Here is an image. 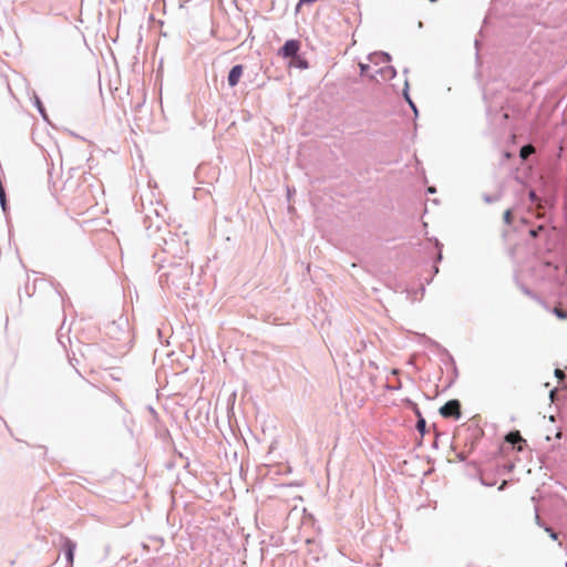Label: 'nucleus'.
Returning <instances> with one entry per match:
<instances>
[{"instance_id":"ddd939ff","label":"nucleus","mask_w":567,"mask_h":567,"mask_svg":"<svg viewBox=\"0 0 567 567\" xmlns=\"http://www.w3.org/2000/svg\"><path fill=\"white\" fill-rule=\"evenodd\" d=\"M34 106L37 107V110L39 111V113L41 114V116L48 121V115L45 113V107L43 105V103L41 102L40 97L39 96H34Z\"/></svg>"},{"instance_id":"9d476101","label":"nucleus","mask_w":567,"mask_h":567,"mask_svg":"<svg viewBox=\"0 0 567 567\" xmlns=\"http://www.w3.org/2000/svg\"><path fill=\"white\" fill-rule=\"evenodd\" d=\"M377 73H380L383 78L392 80L396 75V70L392 65H386L385 68H380L375 71Z\"/></svg>"},{"instance_id":"a878e982","label":"nucleus","mask_w":567,"mask_h":567,"mask_svg":"<svg viewBox=\"0 0 567 567\" xmlns=\"http://www.w3.org/2000/svg\"><path fill=\"white\" fill-rule=\"evenodd\" d=\"M317 0H299V3L298 6H301V4H311L313 2H316Z\"/></svg>"},{"instance_id":"dca6fc26","label":"nucleus","mask_w":567,"mask_h":567,"mask_svg":"<svg viewBox=\"0 0 567 567\" xmlns=\"http://www.w3.org/2000/svg\"><path fill=\"white\" fill-rule=\"evenodd\" d=\"M528 198L534 204H538L540 202L539 196L537 195V193L534 189H530L528 192Z\"/></svg>"},{"instance_id":"c756f323","label":"nucleus","mask_w":567,"mask_h":567,"mask_svg":"<svg viewBox=\"0 0 567 567\" xmlns=\"http://www.w3.org/2000/svg\"><path fill=\"white\" fill-rule=\"evenodd\" d=\"M457 457H458V460H460V461H465V455H464V453H460V454L457 455Z\"/></svg>"},{"instance_id":"4468645a","label":"nucleus","mask_w":567,"mask_h":567,"mask_svg":"<svg viewBox=\"0 0 567 567\" xmlns=\"http://www.w3.org/2000/svg\"><path fill=\"white\" fill-rule=\"evenodd\" d=\"M501 198L499 195H488V194H484L483 195V200L486 203V204H493V203H496L498 202Z\"/></svg>"},{"instance_id":"bb28decb","label":"nucleus","mask_w":567,"mask_h":567,"mask_svg":"<svg viewBox=\"0 0 567 567\" xmlns=\"http://www.w3.org/2000/svg\"><path fill=\"white\" fill-rule=\"evenodd\" d=\"M556 315H557L559 318H563V319L567 317V313H565V312H560V311H557V310H556Z\"/></svg>"},{"instance_id":"393cba45","label":"nucleus","mask_w":567,"mask_h":567,"mask_svg":"<svg viewBox=\"0 0 567 567\" xmlns=\"http://www.w3.org/2000/svg\"><path fill=\"white\" fill-rule=\"evenodd\" d=\"M555 375L558 378V379H561L563 377H565V372L560 369H556L555 370Z\"/></svg>"},{"instance_id":"1a4fd4ad","label":"nucleus","mask_w":567,"mask_h":567,"mask_svg":"<svg viewBox=\"0 0 567 567\" xmlns=\"http://www.w3.org/2000/svg\"><path fill=\"white\" fill-rule=\"evenodd\" d=\"M443 353H444V358L442 359L443 363L445 365H451L452 370H453V379L451 380V383H452L458 375L457 367H456L453 355L446 349H443Z\"/></svg>"},{"instance_id":"6ab92c4d","label":"nucleus","mask_w":567,"mask_h":567,"mask_svg":"<svg viewBox=\"0 0 567 567\" xmlns=\"http://www.w3.org/2000/svg\"><path fill=\"white\" fill-rule=\"evenodd\" d=\"M54 289H55L56 293L60 296L62 303L64 305V302H65V299H64V295H65V292H63V291L61 290V285H60L59 282H56V284L54 285Z\"/></svg>"},{"instance_id":"20e7f679","label":"nucleus","mask_w":567,"mask_h":567,"mask_svg":"<svg viewBox=\"0 0 567 567\" xmlns=\"http://www.w3.org/2000/svg\"><path fill=\"white\" fill-rule=\"evenodd\" d=\"M76 544L70 538H65L62 544V551L66 560L65 567H72L74 561Z\"/></svg>"},{"instance_id":"f257e3e1","label":"nucleus","mask_w":567,"mask_h":567,"mask_svg":"<svg viewBox=\"0 0 567 567\" xmlns=\"http://www.w3.org/2000/svg\"><path fill=\"white\" fill-rule=\"evenodd\" d=\"M159 271L158 280L163 287L174 288L177 295L181 290L188 289L192 270L187 262L178 261L169 267L161 266Z\"/></svg>"},{"instance_id":"f3484780","label":"nucleus","mask_w":567,"mask_h":567,"mask_svg":"<svg viewBox=\"0 0 567 567\" xmlns=\"http://www.w3.org/2000/svg\"><path fill=\"white\" fill-rule=\"evenodd\" d=\"M409 404L414 412L416 420L420 419V415H422L421 410L419 409L417 404L411 400H409Z\"/></svg>"},{"instance_id":"cd10ccee","label":"nucleus","mask_w":567,"mask_h":567,"mask_svg":"<svg viewBox=\"0 0 567 567\" xmlns=\"http://www.w3.org/2000/svg\"><path fill=\"white\" fill-rule=\"evenodd\" d=\"M526 146L520 150V155L524 157L527 154Z\"/></svg>"},{"instance_id":"6e6552de","label":"nucleus","mask_w":567,"mask_h":567,"mask_svg":"<svg viewBox=\"0 0 567 567\" xmlns=\"http://www.w3.org/2000/svg\"><path fill=\"white\" fill-rule=\"evenodd\" d=\"M289 66L299 70H307L309 68V62L305 56L297 54L290 58Z\"/></svg>"},{"instance_id":"b1692460","label":"nucleus","mask_w":567,"mask_h":567,"mask_svg":"<svg viewBox=\"0 0 567 567\" xmlns=\"http://www.w3.org/2000/svg\"><path fill=\"white\" fill-rule=\"evenodd\" d=\"M535 519H536V524H537L538 526H540V527H543V528H544V526H546V525L542 522V519H540V517H539V515H538V513H537V512H536V515H535Z\"/></svg>"},{"instance_id":"473e14b6","label":"nucleus","mask_w":567,"mask_h":567,"mask_svg":"<svg viewBox=\"0 0 567 567\" xmlns=\"http://www.w3.org/2000/svg\"><path fill=\"white\" fill-rule=\"evenodd\" d=\"M431 2H436L437 0H430Z\"/></svg>"},{"instance_id":"2f4dec72","label":"nucleus","mask_w":567,"mask_h":567,"mask_svg":"<svg viewBox=\"0 0 567 567\" xmlns=\"http://www.w3.org/2000/svg\"><path fill=\"white\" fill-rule=\"evenodd\" d=\"M433 270H434V274H437V272H439V267H437V266H434V267H433Z\"/></svg>"},{"instance_id":"39448f33","label":"nucleus","mask_w":567,"mask_h":567,"mask_svg":"<svg viewBox=\"0 0 567 567\" xmlns=\"http://www.w3.org/2000/svg\"><path fill=\"white\" fill-rule=\"evenodd\" d=\"M244 73V66L241 64L234 65L227 76L228 85L230 87H235L238 83Z\"/></svg>"},{"instance_id":"aec40b11","label":"nucleus","mask_w":567,"mask_h":567,"mask_svg":"<svg viewBox=\"0 0 567 567\" xmlns=\"http://www.w3.org/2000/svg\"><path fill=\"white\" fill-rule=\"evenodd\" d=\"M544 529L549 534V537L554 540L558 538V534L549 526H544Z\"/></svg>"},{"instance_id":"f03ea898","label":"nucleus","mask_w":567,"mask_h":567,"mask_svg":"<svg viewBox=\"0 0 567 567\" xmlns=\"http://www.w3.org/2000/svg\"><path fill=\"white\" fill-rule=\"evenodd\" d=\"M439 412L444 419L460 420L462 416L461 402L457 399L449 400L440 408Z\"/></svg>"},{"instance_id":"9b49d317","label":"nucleus","mask_w":567,"mask_h":567,"mask_svg":"<svg viewBox=\"0 0 567 567\" xmlns=\"http://www.w3.org/2000/svg\"><path fill=\"white\" fill-rule=\"evenodd\" d=\"M403 96H404V100L406 101V103L409 104V106L411 107V110L414 112L415 115H417V107L415 105V103L412 101L410 94H409V83L408 81H405V86H404V90H403Z\"/></svg>"},{"instance_id":"c85d7f7f","label":"nucleus","mask_w":567,"mask_h":567,"mask_svg":"<svg viewBox=\"0 0 567 567\" xmlns=\"http://www.w3.org/2000/svg\"><path fill=\"white\" fill-rule=\"evenodd\" d=\"M526 146L520 150V155L524 157L527 154Z\"/></svg>"},{"instance_id":"423d86ee","label":"nucleus","mask_w":567,"mask_h":567,"mask_svg":"<svg viewBox=\"0 0 567 567\" xmlns=\"http://www.w3.org/2000/svg\"><path fill=\"white\" fill-rule=\"evenodd\" d=\"M505 439L506 442L512 444L513 446L517 445L518 451L523 450L520 444L526 443V441L520 435L519 431H511Z\"/></svg>"},{"instance_id":"4be33fe9","label":"nucleus","mask_w":567,"mask_h":567,"mask_svg":"<svg viewBox=\"0 0 567 567\" xmlns=\"http://www.w3.org/2000/svg\"><path fill=\"white\" fill-rule=\"evenodd\" d=\"M522 291H523L526 296H528V297H530V298H536V296L534 295V292H533L529 288H527L526 286H522Z\"/></svg>"},{"instance_id":"2eb2a0df","label":"nucleus","mask_w":567,"mask_h":567,"mask_svg":"<svg viewBox=\"0 0 567 567\" xmlns=\"http://www.w3.org/2000/svg\"><path fill=\"white\" fill-rule=\"evenodd\" d=\"M504 223L506 225H512L513 223V214L511 209H506L503 216Z\"/></svg>"},{"instance_id":"f8f14e48","label":"nucleus","mask_w":567,"mask_h":567,"mask_svg":"<svg viewBox=\"0 0 567 567\" xmlns=\"http://www.w3.org/2000/svg\"><path fill=\"white\" fill-rule=\"evenodd\" d=\"M415 429L421 434V436L425 435V433H426V421L423 417V415H420V419L416 420Z\"/></svg>"},{"instance_id":"412c9836","label":"nucleus","mask_w":567,"mask_h":567,"mask_svg":"<svg viewBox=\"0 0 567 567\" xmlns=\"http://www.w3.org/2000/svg\"><path fill=\"white\" fill-rule=\"evenodd\" d=\"M435 246L439 248L436 261H441L442 260V244L437 239H435Z\"/></svg>"},{"instance_id":"a211bd4d","label":"nucleus","mask_w":567,"mask_h":567,"mask_svg":"<svg viewBox=\"0 0 567 567\" xmlns=\"http://www.w3.org/2000/svg\"><path fill=\"white\" fill-rule=\"evenodd\" d=\"M369 70H370L369 64L360 63V74L362 76H369Z\"/></svg>"},{"instance_id":"7c9ffc66","label":"nucleus","mask_w":567,"mask_h":567,"mask_svg":"<svg viewBox=\"0 0 567 567\" xmlns=\"http://www.w3.org/2000/svg\"><path fill=\"white\" fill-rule=\"evenodd\" d=\"M427 192L433 194V193H435V192H436V189H435V187L430 186V187L427 188Z\"/></svg>"},{"instance_id":"7ed1b4c3","label":"nucleus","mask_w":567,"mask_h":567,"mask_svg":"<svg viewBox=\"0 0 567 567\" xmlns=\"http://www.w3.org/2000/svg\"><path fill=\"white\" fill-rule=\"evenodd\" d=\"M300 49H301V42L299 40L289 39L279 49L278 54L284 59H290V58L299 54Z\"/></svg>"},{"instance_id":"0eeeda50","label":"nucleus","mask_w":567,"mask_h":567,"mask_svg":"<svg viewBox=\"0 0 567 567\" xmlns=\"http://www.w3.org/2000/svg\"><path fill=\"white\" fill-rule=\"evenodd\" d=\"M369 60L375 64H388L391 62V55L388 52H374L369 54Z\"/></svg>"},{"instance_id":"5701e85b","label":"nucleus","mask_w":567,"mask_h":567,"mask_svg":"<svg viewBox=\"0 0 567 567\" xmlns=\"http://www.w3.org/2000/svg\"><path fill=\"white\" fill-rule=\"evenodd\" d=\"M543 229V226H539L537 229H530L529 234L532 237H537L538 231Z\"/></svg>"}]
</instances>
